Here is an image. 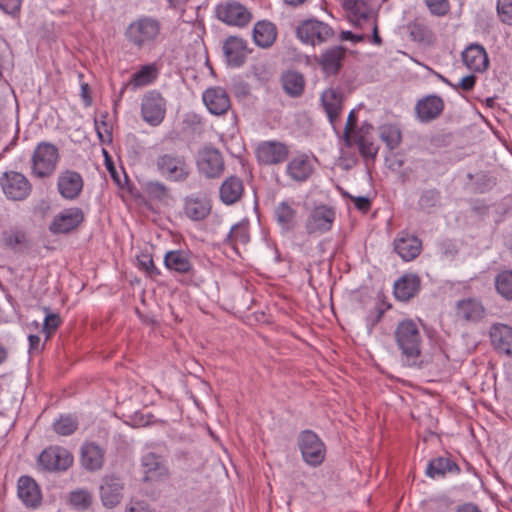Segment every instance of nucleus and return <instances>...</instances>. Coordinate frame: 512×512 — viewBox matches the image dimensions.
<instances>
[{
	"label": "nucleus",
	"mask_w": 512,
	"mask_h": 512,
	"mask_svg": "<svg viewBox=\"0 0 512 512\" xmlns=\"http://www.w3.org/2000/svg\"><path fill=\"white\" fill-rule=\"evenodd\" d=\"M393 339L403 366L421 369L428 364L424 354L425 336L420 323L412 319L398 322L393 331Z\"/></svg>",
	"instance_id": "f257e3e1"
},
{
	"label": "nucleus",
	"mask_w": 512,
	"mask_h": 512,
	"mask_svg": "<svg viewBox=\"0 0 512 512\" xmlns=\"http://www.w3.org/2000/svg\"><path fill=\"white\" fill-rule=\"evenodd\" d=\"M162 24L152 16H140L132 21L124 32L125 39L134 48L141 50L152 46L159 38Z\"/></svg>",
	"instance_id": "f03ea898"
},
{
	"label": "nucleus",
	"mask_w": 512,
	"mask_h": 512,
	"mask_svg": "<svg viewBox=\"0 0 512 512\" xmlns=\"http://www.w3.org/2000/svg\"><path fill=\"white\" fill-rule=\"evenodd\" d=\"M59 160V149L54 144L46 141L38 143L31 156V175L39 179L51 177Z\"/></svg>",
	"instance_id": "7ed1b4c3"
},
{
	"label": "nucleus",
	"mask_w": 512,
	"mask_h": 512,
	"mask_svg": "<svg viewBox=\"0 0 512 512\" xmlns=\"http://www.w3.org/2000/svg\"><path fill=\"white\" fill-rule=\"evenodd\" d=\"M155 165L158 173L169 181L182 182L190 174V168L185 158L176 152L159 154L155 160Z\"/></svg>",
	"instance_id": "20e7f679"
},
{
	"label": "nucleus",
	"mask_w": 512,
	"mask_h": 512,
	"mask_svg": "<svg viewBox=\"0 0 512 512\" xmlns=\"http://www.w3.org/2000/svg\"><path fill=\"white\" fill-rule=\"evenodd\" d=\"M334 36V30L327 23L315 18L306 19L296 28V37L304 44L316 46L326 43Z\"/></svg>",
	"instance_id": "39448f33"
},
{
	"label": "nucleus",
	"mask_w": 512,
	"mask_h": 512,
	"mask_svg": "<svg viewBox=\"0 0 512 512\" xmlns=\"http://www.w3.org/2000/svg\"><path fill=\"white\" fill-rule=\"evenodd\" d=\"M167 100L158 90L147 91L141 99L142 120L152 127L159 126L165 119Z\"/></svg>",
	"instance_id": "423d86ee"
},
{
	"label": "nucleus",
	"mask_w": 512,
	"mask_h": 512,
	"mask_svg": "<svg viewBox=\"0 0 512 512\" xmlns=\"http://www.w3.org/2000/svg\"><path fill=\"white\" fill-rule=\"evenodd\" d=\"M0 185L4 195L13 201L25 200L32 191L29 179L17 171H6L0 178Z\"/></svg>",
	"instance_id": "0eeeda50"
},
{
	"label": "nucleus",
	"mask_w": 512,
	"mask_h": 512,
	"mask_svg": "<svg viewBox=\"0 0 512 512\" xmlns=\"http://www.w3.org/2000/svg\"><path fill=\"white\" fill-rule=\"evenodd\" d=\"M298 446L303 460L310 466L317 467L323 463L326 455V448L322 440L311 430L300 433Z\"/></svg>",
	"instance_id": "6e6552de"
},
{
	"label": "nucleus",
	"mask_w": 512,
	"mask_h": 512,
	"mask_svg": "<svg viewBox=\"0 0 512 512\" xmlns=\"http://www.w3.org/2000/svg\"><path fill=\"white\" fill-rule=\"evenodd\" d=\"M215 10L217 18L230 26L242 28L252 20L251 12L244 5L234 0L219 3Z\"/></svg>",
	"instance_id": "1a4fd4ad"
},
{
	"label": "nucleus",
	"mask_w": 512,
	"mask_h": 512,
	"mask_svg": "<svg viewBox=\"0 0 512 512\" xmlns=\"http://www.w3.org/2000/svg\"><path fill=\"white\" fill-rule=\"evenodd\" d=\"M335 219L336 211L333 207L325 204L317 205L306 218V232L309 235L324 234L332 229Z\"/></svg>",
	"instance_id": "9d476101"
},
{
	"label": "nucleus",
	"mask_w": 512,
	"mask_h": 512,
	"mask_svg": "<svg viewBox=\"0 0 512 512\" xmlns=\"http://www.w3.org/2000/svg\"><path fill=\"white\" fill-rule=\"evenodd\" d=\"M289 147L283 142L270 140L258 144L255 155L257 161L262 165H278L285 162L289 157Z\"/></svg>",
	"instance_id": "9b49d317"
},
{
	"label": "nucleus",
	"mask_w": 512,
	"mask_h": 512,
	"mask_svg": "<svg viewBox=\"0 0 512 512\" xmlns=\"http://www.w3.org/2000/svg\"><path fill=\"white\" fill-rule=\"evenodd\" d=\"M73 463L72 454L65 448L51 446L39 455L38 464L46 471H64Z\"/></svg>",
	"instance_id": "f8f14e48"
},
{
	"label": "nucleus",
	"mask_w": 512,
	"mask_h": 512,
	"mask_svg": "<svg viewBox=\"0 0 512 512\" xmlns=\"http://www.w3.org/2000/svg\"><path fill=\"white\" fill-rule=\"evenodd\" d=\"M197 167L205 177L219 178L225 169L223 156L216 148L205 147L198 153Z\"/></svg>",
	"instance_id": "ddd939ff"
},
{
	"label": "nucleus",
	"mask_w": 512,
	"mask_h": 512,
	"mask_svg": "<svg viewBox=\"0 0 512 512\" xmlns=\"http://www.w3.org/2000/svg\"><path fill=\"white\" fill-rule=\"evenodd\" d=\"M84 219V212L81 208H67L54 217L49 230L53 234H67L77 229Z\"/></svg>",
	"instance_id": "4468645a"
},
{
	"label": "nucleus",
	"mask_w": 512,
	"mask_h": 512,
	"mask_svg": "<svg viewBox=\"0 0 512 512\" xmlns=\"http://www.w3.org/2000/svg\"><path fill=\"white\" fill-rule=\"evenodd\" d=\"M84 187L82 175L74 170L65 169L61 171L57 178V190L66 200L77 199Z\"/></svg>",
	"instance_id": "2eb2a0df"
},
{
	"label": "nucleus",
	"mask_w": 512,
	"mask_h": 512,
	"mask_svg": "<svg viewBox=\"0 0 512 512\" xmlns=\"http://www.w3.org/2000/svg\"><path fill=\"white\" fill-rule=\"evenodd\" d=\"M444 108V100L438 95L431 94L417 101L415 112L420 122L429 123L439 118Z\"/></svg>",
	"instance_id": "dca6fc26"
},
{
	"label": "nucleus",
	"mask_w": 512,
	"mask_h": 512,
	"mask_svg": "<svg viewBox=\"0 0 512 512\" xmlns=\"http://www.w3.org/2000/svg\"><path fill=\"white\" fill-rule=\"evenodd\" d=\"M100 498L107 508L117 506L123 498L124 483L119 477L106 475L100 485Z\"/></svg>",
	"instance_id": "f3484780"
},
{
	"label": "nucleus",
	"mask_w": 512,
	"mask_h": 512,
	"mask_svg": "<svg viewBox=\"0 0 512 512\" xmlns=\"http://www.w3.org/2000/svg\"><path fill=\"white\" fill-rule=\"evenodd\" d=\"M345 56L346 49L339 45L326 49L315 61L326 76H334L341 70Z\"/></svg>",
	"instance_id": "a211bd4d"
},
{
	"label": "nucleus",
	"mask_w": 512,
	"mask_h": 512,
	"mask_svg": "<svg viewBox=\"0 0 512 512\" xmlns=\"http://www.w3.org/2000/svg\"><path fill=\"white\" fill-rule=\"evenodd\" d=\"M484 305L475 298H466L456 302L455 316L465 323H477L485 317Z\"/></svg>",
	"instance_id": "6ab92c4d"
},
{
	"label": "nucleus",
	"mask_w": 512,
	"mask_h": 512,
	"mask_svg": "<svg viewBox=\"0 0 512 512\" xmlns=\"http://www.w3.org/2000/svg\"><path fill=\"white\" fill-rule=\"evenodd\" d=\"M462 61L471 71L483 73L489 67V57L485 48L477 43L468 45L462 52Z\"/></svg>",
	"instance_id": "aec40b11"
},
{
	"label": "nucleus",
	"mask_w": 512,
	"mask_h": 512,
	"mask_svg": "<svg viewBox=\"0 0 512 512\" xmlns=\"http://www.w3.org/2000/svg\"><path fill=\"white\" fill-rule=\"evenodd\" d=\"M141 466L144 473V481H158L167 478L168 467L162 456L149 452L141 459Z\"/></svg>",
	"instance_id": "412c9836"
},
{
	"label": "nucleus",
	"mask_w": 512,
	"mask_h": 512,
	"mask_svg": "<svg viewBox=\"0 0 512 512\" xmlns=\"http://www.w3.org/2000/svg\"><path fill=\"white\" fill-rule=\"evenodd\" d=\"M203 102L210 113L223 115L231 107L230 97L227 91L221 87L208 88L203 93Z\"/></svg>",
	"instance_id": "4be33fe9"
},
{
	"label": "nucleus",
	"mask_w": 512,
	"mask_h": 512,
	"mask_svg": "<svg viewBox=\"0 0 512 512\" xmlns=\"http://www.w3.org/2000/svg\"><path fill=\"white\" fill-rule=\"evenodd\" d=\"M224 55L228 64L232 67H240L244 64L248 53L247 42L237 36H230L223 45Z\"/></svg>",
	"instance_id": "5701e85b"
},
{
	"label": "nucleus",
	"mask_w": 512,
	"mask_h": 512,
	"mask_svg": "<svg viewBox=\"0 0 512 512\" xmlns=\"http://www.w3.org/2000/svg\"><path fill=\"white\" fill-rule=\"evenodd\" d=\"M489 334L494 349L501 354L512 357V327L495 323L491 326Z\"/></svg>",
	"instance_id": "b1692460"
},
{
	"label": "nucleus",
	"mask_w": 512,
	"mask_h": 512,
	"mask_svg": "<svg viewBox=\"0 0 512 512\" xmlns=\"http://www.w3.org/2000/svg\"><path fill=\"white\" fill-rule=\"evenodd\" d=\"M164 265L171 271L178 274L192 275L194 266L191 254L184 250H171L164 256Z\"/></svg>",
	"instance_id": "393cba45"
},
{
	"label": "nucleus",
	"mask_w": 512,
	"mask_h": 512,
	"mask_svg": "<svg viewBox=\"0 0 512 512\" xmlns=\"http://www.w3.org/2000/svg\"><path fill=\"white\" fill-rule=\"evenodd\" d=\"M314 172V166L306 154L293 157L286 166L287 175L294 181H307Z\"/></svg>",
	"instance_id": "a878e982"
},
{
	"label": "nucleus",
	"mask_w": 512,
	"mask_h": 512,
	"mask_svg": "<svg viewBox=\"0 0 512 512\" xmlns=\"http://www.w3.org/2000/svg\"><path fill=\"white\" fill-rule=\"evenodd\" d=\"M394 251L404 261H412L420 255L422 242L416 236L401 234L394 240Z\"/></svg>",
	"instance_id": "bb28decb"
},
{
	"label": "nucleus",
	"mask_w": 512,
	"mask_h": 512,
	"mask_svg": "<svg viewBox=\"0 0 512 512\" xmlns=\"http://www.w3.org/2000/svg\"><path fill=\"white\" fill-rule=\"evenodd\" d=\"M244 194L243 180L238 176L227 177L219 188L220 200L226 205L239 202Z\"/></svg>",
	"instance_id": "cd10ccee"
},
{
	"label": "nucleus",
	"mask_w": 512,
	"mask_h": 512,
	"mask_svg": "<svg viewBox=\"0 0 512 512\" xmlns=\"http://www.w3.org/2000/svg\"><path fill=\"white\" fill-rule=\"evenodd\" d=\"M105 452L94 442H87L81 447V465L88 471H98L103 467Z\"/></svg>",
	"instance_id": "c85d7f7f"
},
{
	"label": "nucleus",
	"mask_w": 512,
	"mask_h": 512,
	"mask_svg": "<svg viewBox=\"0 0 512 512\" xmlns=\"http://www.w3.org/2000/svg\"><path fill=\"white\" fill-rule=\"evenodd\" d=\"M421 280L416 274H404L394 283V295L403 302L415 297L420 290Z\"/></svg>",
	"instance_id": "c756f323"
},
{
	"label": "nucleus",
	"mask_w": 512,
	"mask_h": 512,
	"mask_svg": "<svg viewBox=\"0 0 512 512\" xmlns=\"http://www.w3.org/2000/svg\"><path fill=\"white\" fill-rule=\"evenodd\" d=\"M18 497L27 507L35 508L41 502V492L37 483L29 476H21L17 485Z\"/></svg>",
	"instance_id": "7c9ffc66"
},
{
	"label": "nucleus",
	"mask_w": 512,
	"mask_h": 512,
	"mask_svg": "<svg viewBox=\"0 0 512 512\" xmlns=\"http://www.w3.org/2000/svg\"><path fill=\"white\" fill-rule=\"evenodd\" d=\"M211 211V203L205 196H189L184 201V214L193 221L205 219Z\"/></svg>",
	"instance_id": "2f4dec72"
},
{
	"label": "nucleus",
	"mask_w": 512,
	"mask_h": 512,
	"mask_svg": "<svg viewBox=\"0 0 512 512\" xmlns=\"http://www.w3.org/2000/svg\"><path fill=\"white\" fill-rule=\"evenodd\" d=\"M342 7L349 20L356 26L372 18V10L364 0H343Z\"/></svg>",
	"instance_id": "473e14b6"
},
{
	"label": "nucleus",
	"mask_w": 512,
	"mask_h": 512,
	"mask_svg": "<svg viewBox=\"0 0 512 512\" xmlns=\"http://www.w3.org/2000/svg\"><path fill=\"white\" fill-rule=\"evenodd\" d=\"M252 36L257 46L269 48L276 41L277 28L272 22L261 20L254 25Z\"/></svg>",
	"instance_id": "72a5a7b5"
},
{
	"label": "nucleus",
	"mask_w": 512,
	"mask_h": 512,
	"mask_svg": "<svg viewBox=\"0 0 512 512\" xmlns=\"http://www.w3.org/2000/svg\"><path fill=\"white\" fill-rule=\"evenodd\" d=\"M409 37L412 41L422 45H432L435 41V35L432 29L424 20L416 18L406 25Z\"/></svg>",
	"instance_id": "f704fd0d"
},
{
	"label": "nucleus",
	"mask_w": 512,
	"mask_h": 512,
	"mask_svg": "<svg viewBox=\"0 0 512 512\" xmlns=\"http://www.w3.org/2000/svg\"><path fill=\"white\" fill-rule=\"evenodd\" d=\"M321 101L330 122L334 123L342 110V93L338 89L329 88L322 93Z\"/></svg>",
	"instance_id": "c9c22d12"
},
{
	"label": "nucleus",
	"mask_w": 512,
	"mask_h": 512,
	"mask_svg": "<svg viewBox=\"0 0 512 512\" xmlns=\"http://www.w3.org/2000/svg\"><path fill=\"white\" fill-rule=\"evenodd\" d=\"M249 240V224L248 222L241 221L231 227L230 232L224 240V245L231 247L239 254V246H246Z\"/></svg>",
	"instance_id": "e433bc0d"
},
{
	"label": "nucleus",
	"mask_w": 512,
	"mask_h": 512,
	"mask_svg": "<svg viewBox=\"0 0 512 512\" xmlns=\"http://www.w3.org/2000/svg\"><path fill=\"white\" fill-rule=\"evenodd\" d=\"M284 92L293 98L300 97L305 90L304 76L297 71H287L281 77Z\"/></svg>",
	"instance_id": "4c0bfd02"
},
{
	"label": "nucleus",
	"mask_w": 512,
	"mask_h": 512,
	"mask_svg": "<svg viewBox=\"0 0 512 512\" xmlns=\"http://www.w3.org/2000/svg\"><path fill=\"white\" fill-rule=\"evenodd\" d=\"M1 241L5 247L13 251H20L27 246L28 238L24 229L12 226L2 231Z\"/></svg>",
	"instance_id": "58836bf2"
},
{
	"label": "nucleus",
	"mask_w": 512,
	"mask_h": 512,
	"mask_svg": "<svg viewBox=\"0 0 512 512\" xmlns=\"http://www.w3.org/2000/svg\"><path fill=\"white\" fill-rule=\"evenodd\" d=\"M159 75V69L155 63L146 64L140 67L128 81L133 89L148 86L152 84Z\"/></svg>",
	"instance_id": "ea45409f"
},
{
	"label": "nucleus",
	"mask_w": 512,
	"mask_h": 512,
	"mask_svg": "<svg viewBox=\"0 0 512 512\" xmlns=\"http://www.w3.org/2000/svg\"><path fill=\"white\" fill-rule=\"evenodd\" d=\"M277 223L286 231L293 230L297 224V210L287 201L278 204L274 212Z\"/></svg>",
	"instance_id": "a19ab883"
},
{
	"label": "nucleus",
	"mask_w": 512,
	"mask_h": 512,
	"mask_svg": "<svg viewBox=\"0 0 512 512\" xmlns=\"http://www.w3.org/2000/svg\"><path fill=\"white\" fill-rule=\"evenodd\" d=\"M459 473V466L446 457H437L429 461L426 468V475L430 478L443 477L446 473Z\"/></svg>",
	"instance_id": "79ce46f5"
},
{
	"label": "nucleus",
	"mask_w": 512,
	"mask_h": 512,
	"mask_svg": "<svg viewBox=\"0 0 512 512\" xmlns=\"http://www.w3.org/2000/svg\"><path fill=\"white\" fill-rule=\"evenodd\" d=\"M379 138L385 143L388 150L396 149L402 141V133L398 126L385 124L379 128Z\"/></svg>",
	"instance_id": "37998d69"
},
{
	"label": "nucleus",
	"mask_w": 512,
	"mask_h": 512,
	"mask_svg": "<svg viewBox=\"0 0 512 512\" xmlns=\"http://www.w3.org/2000/svg\"><path fill=\"white\" fill-rule=\"evenodd\" d=\"M370 303H372V305L366 315V325L368 330L371 332L372 329L381 321L384 313L391 307V305L387 304L381 298H376Z\"/></svg>",
	"instance_id": "c03bdc74"
},
{
	"label": "nucleus",
	"mask_w": 512,
	"mask_h": 512,
	"mask_svg": "<svg viewBox=\"0 0 512 512\" xmlns=\"http://www.w3.org/2000/svg\"><path fill=\"white\" fill-rule=\"evenodd\" d=\"M497 293L507 301H512V270L499 272L495 277Z\"/></svg>",
	"instance_id": "a18cd8bd"
},
{
	"label": "nucleus",
	"mask_w": 512,
	"mask_h": 512,
	"mask_svg": "<svg viewBox=\"0 0 512 512\" xmlns=\"http://www.w3.org/2000/svg\"><path fill=\"white\" fill-rule=\"evenodd\" d=\"M352 145H357L360 155L365 159L374 160L379 151V146L374 143L373 137L357 136V139H351Z\"/></svg>",
	"instance_id": "49530a36"
},
{
	"label": "nucleus",
	"mask_w": 512,
	"mask_h": 512,
	"mask_svg": "<svg viewBox=\"0 0 512 512\" xmlns=\"http://www.w3.org/2000/svg\"><path fill=\"white\" fill-rule=\"evenodd\" d=\"M93 501L92 494L86 489H76L70 492L69 502L77 510L88 509Z\"/></svg>",
	"instance_id": "de8ad7c7"
},
{
	"label": "nucleus",
	"mask_w": 512,
	"mask_h": 512,
	"mask_svg": "<svg viewBox=\"0 0 512 512\" xmlns=\"http://www.w3.org/2000/svg\"><path fill=\"white\" fill-rule=\"evenodd\" d=\"M54 431L62 436L73 434L78 428V421L71 415L60 416L53 424Z\"/></svg>",
	"instance_id": "09e8293b"
},
{
	"label": "nucleus",
	"mask_w": 512,
	"mask_h": 512,
	"mask_svg": "<svg viewBox=\"0 0 512 512\" xmlns=\"http://www.w3.org/2000/svg\"><path fill=\"white\" fill-rule=\"evenodd\" d=\"M138 267L144 271L150 278H156L161 273L160 270L155 266L152 255L149 253H141L137 256Z\"/></svg>",
	"instance_id": "8fccbe9b"
},
{
	"label": "nucleus",
	"mask_w": 512,
	"mask_h": 512,
	"mask_svg": "<svg viewBox=\"0 0 512 512\" xmlns=\"http://www.w3.org/2000/svg\"><path fill=\"white\" fill-rule=\"evenodd\" d=\"M440 198H441V194H440L439 190H437L435 188L427 189L421 193V196L418 201V205L421 209H424V210L430 209L432 207L437 206V204L440 201Z\"/></svg>",
	"instance_id": "3c124183"
},
{
	"label": "nucleus",
	"mask_w": 512,
	"mask_h": 512,
	"mask_svg": "<svg viewBox=\"0 0 512 512\" xmlns=\"http://www.w3.org/2000/svg\"><path fill=\"white\" fill-rule=\"evenodd\" d=\"M43 310L46 312L43 323V332L46 334V339H49L58 329L62 321L59 314L49 312V308L44 307Z\"/></svg>",
	"instance_id": "603ef678"
},
{
	"label": "nucleus",
	"mask_w": 512,
	"mask_h": 512,
	"mask_svg": "<svg viewBox=\"0 0 512 512\" xmlns=\"http://www.w3.org/2000/svg\"><path fill=\"white\" fill-rule=\"evenodd\" d=\"M496 9L500 21L512 25V0H497Z\"/></svg>",
	"instance_id": "864d4df0"
},
{
	"label": "nucleus",
	"mask_w": 512,
	"mask_h": 512,
	"mask_svg": "<svg viewBox=\"0 0 512 512\" xmlns=\"http://www.w3.org/2000/svg\"><path fill=\"white\" fill-rule=\"evenodd\" d=\"M432 15L444 16L450 10L449 0H424Z\"/></svg>",
	"instance_id": "5fc2aeb1"
},
{
	"label": "nucleus",
	"mask_w": 512,
	"mask_h": 512,
	"mask_svg": "<svg viewBox=\"0 0 512 512\" xmlns=\"http://www.w3.org/2000/svg\"><path fill=\"white\" fill-rule=\"evenodd\" d=\"M146 191L151 198L159 200L168 195V188L166 185L158 181L149 182L146 186Z\"/></svg>",
	"instance_id": "6e6d98bb"
},
{
	"label": "nucleus",
	"mask_w": 512,
	"mask_h": 512,
	"mask_svg": "<svg viewBox=\"0 0 512 512\" xmlns=\"http://www.w3.org/2000/svg\"><path fill=\"white\" fill-rule=\"evenodd\" d=\"M356 128H357V115H356L355 111L352 110L348 115L347 122L345 125V130H344V139H345L346 145L348 147H351V139H352L351 134L353 133V131Z\"/></svg>",
	"instance_id": "4d7b16f0"
},
{
	"label": "nucleus",
	"mask_w": 512,
	"mask_h": 512,
	"mask_svg": "<svg viewBox=\"0 0 512 512\" xmlns=\"http://www.w3.org/2000/svg\"><path fill=\"white\" fill-rule=\"evenodd\" d=\"M345 197L349 198L355 205V207L363 212L366 213L371 208V200L368 197L365 196H352L349 193L343 194Z\"/></svg>",
	"instance_id": "13d9d810"
},
{
	"label": "nucleus",
	"mask_w": 512,
	"mask_h": 512,
	"mask_svg": "<svg viewBox=\"0 0 512 512\" xmlns=\"http://www.w3.org/2000/svg\"><path fill=\"white\" fill-rule=\"evenodd\" d=\"M95 129L97 135L102 143H109L112 141V133L109 129V126L105 121H95Z\"/></svg>",
	"instance_id": "bf43d9fd"
},
{
	"label": "nucleus",
	"mask_w": 512,
	"mask_h": 512,
	"mask_svg": "<svg viewBox=\"0 0 512 512\" xmlns=\"http://www.w3.org/2000/svg\"><path fill=\"white\" fill-rule=\"evenodd\" d=\"M21 0H0V9L6 14L15 16L20 12Z\"/></svg>",
	"instance_id": "052dcab7"
},
{
	"label": "nucleus",
	"mask_w": 512,
	"mask_h": 512,
	"mask_svg": "<svg viewBox=\"0 0 512 512\" xmlns=\"http://www.w3.org/2000/svg\"><path fill=\"white\" fill-rule=\"evenodd\" d=\"M373 126L368 122H363L360 127H357L353 133L351 134L352 139H357V136H363V138L366 137H373Z\"/></svg>",
	"instance_id": "680f3d73"
},
{
	"label": "nucleus",
	"mask_w": 512,
	"mask_h": 512,
	"mask_svg": "<svg viewBox=\"0 0 512 512\" xmlns=\"http://www.w3.org/2000/svg\"><path fill=\"white\" fill-rule=\"evenodd\" d=\"M476 84V76L474 75H468L461 79V81L456 84L457 89L461 88L463 91L469 92L473 90L474 86Z\"/></svg>",
	"instance_id": "e2e57ef3"
},
{
	"label": "nucleus",
	"mask_w": 512,
	"mask_h": 512,
	"mask_svg": "<svg viewBox=\"0 0 512 512\" xmlns=\"http://www.w3.org/2000/svg\"><path fill=\"white\" fill-rule=\"evenodd\" d=\"M340 39L343 41L349 40L352 42H362L365 39V35L363 34H353L351 31H342L340 34Z\"/></svg>",
	"instance_id": "0e129e2a"
},
{
	"label": "nucleus",
	"mask_w": 512,
	"mask_h": 512,
	"mask_svg": "<svg viewBox=\"0 0 512 512\" xmlns=\"http://www.w3.org/2000/svg\"><path fill=\"white\" fill-rule=\"evenodd\" d=\"M127 512H154L149 506L140 501L132 502Z\"/></svg>",
	"instance_id": "69168bd1"
},
{
	"label": "nucleus",
	"mask_w": 512,
	"mask_h": 512,
	"mask_svg": "<svg viewBox=\"0 0 512 512\" xmlns=\"http://www.w3.org/2000/svg\"><path fill=\"white\" fill-rule=\"evenodd\" d=\"M455 512H482L478 505L467 502L456 507Z\"/></svg>",
	"instance_id": "338daca9"
},
{
	"label": "nucleus",
	"mask_w": 512,
	"mask_h": 512,
	"mask_svg": "<svg viewBox=\"0 0 512 512\" xmlns=\"http://www.w3.org/2000/svg\"><path fill=\"white\" fill-rule=\"evenodd\" d=\"M81 97L86 106H90L92 103V98L90 96V88L87 83L81 84Z\"/></svg>",
	"instance_id": "774afa93"
}]
</instances>
